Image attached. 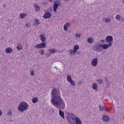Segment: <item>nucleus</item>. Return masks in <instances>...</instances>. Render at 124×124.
<instances>
[{
    "label": "nucleus",
    "mask_w": 124,
    "mask_h": 124,
    "mask_svg": "<svg viewBox=\"0 0 124 124\" xmlns=\"http://www.w3.org/2000/svg\"><path fill=\"white\" fill-rule=\"evenodd\" d=\"M51 103L58 109H64L65 104L61 96H54L52 97Z\"/></svg>",
    "instance_id": "f257e3e1"
},
{
    "label": "nucleus",
    "mask_w": 124,
    "mask_h": 124,
    "mask_svg": "<svg viewBox=\"0 0 124 124\" xmlns=\"http://www.w3.org/2000/svg\"><path fill=\"white\" fill-rule=\"evenodd\" d=\"M28 108H29V105H28V103L26 102L20 103L19 105L18 106V110H19L20 112H24V111H26Z\"/></svg>",
    "instance_id": "f03ea898"
},
{
    "label": "nucleus",
    "mask_w": 124,
    "mask_h": 124,
    "mask_svg": "<svg viewBox=\"0 0 124 124\" xmlns=\"http://www.w3.org/2000/svg\"><path fill=\"white\" fill-rule=\"evenodd\" d=\"M53 96H61L60 90L56 88H54L51 92V97Z\"/></svg>",
    "instance_id": "7ed1b4c3"
},
{
    "label": "nucleus",
    "mask_w": 124,
    "mask_h": 124,
    "mask_svg": "<svg viewBox=\"0 0 124 124\" xmlns=\"http://www.w3.org/2000/svg\"><path fill=\"white\" fill-rule=\"evenodd\" d=\"M76 118H77L74 114L71 113V117L68 116L67 120L69 124H74V120H76Z\"/></svg>",
    "instance_id": "20e7f679"
},
{
    "label": "nucleus",
    "mask_w": 124,
    "mask_h": 124,
    "mask_svg": "<svg viewBox=\"0 0 124 124\" xmlns=\"http://www.w3.org/2000/svg\"><path fill=\"white\" fill-rule=\"evenodd\" d=\"M46 43H44V42H43V43L39 44L35 46V48H37V49H44L46 47Z\"/></svg>",
    "instance_id": "39448f33"
},
{
    "label": "nucleus",
    "mask_w": 124,
    "mask_h": 124,
    "mask_svg": "<svg viewBox=\"0 0 124 124\" xmlns=\"http://www.w3.org/2000/svg\"><path fill=\"white\" fill-rule=\"evenodd\" d=\"M48 53L46 52V57H50V56H51V55L53 54H55V53H57V49H54L53 48H51L48 50Z\"/></svg>",
    "instance_id": "423d86ee"
},
{
    "label": "nucleus",
    "mask_w": 124,
    "mask_h": 124,
    "mask_svg": "<svg viewBox=\"0 0 124 124\" xmlns=\"http://www.w3.org/2000/svg\"><path fill=\"white\" fill-rule=\"evenodd\" d=\"M95 50L96 52H101L102 51V45H97L95 46Z\"/></svg>",
    "instance_id": "0eeeda50"
},
{
    "label": "nucleus",
    "mask_w": 124,
    "mask_h": 124,
    "mask_svg": "<svg viewBox=\"0 0 124 124\" xmlns=\"http://www.w3.org/2000/svg\"><path fill=\"white\" fill-rule=\"evenodd\" d=\"M98 63V59L95 58L92 60L91 62V64L92 66H94V67H95L96 65H97V63Z\"/></svg>",
    "instance_id": "6e6552de"
},
{
    "label": "nucleus",
    "mask_w": 124,
    "mask_h": 124,
    "mask_svg": "<svg viewBox=\"0 0 124 124\" xmlns=\"http://www.w3.org/2000/svg\"><path fill=\"white\" fill-rule=\"evenodd\" d=\"M50 17H52V14L50 12L45 13L43 16L44 19H49Z\"/></svg>",
    "instance_id": "1a4fd4ad"
},
{
    "label": "nucleus",
    "mask_w": 124,
    "mask_h": 124,
    "mask_svg": "<svg viewBox=\"0 0 124 124\" xmlns=\"http://www.w3.org/2000/svg\"><path fill=\"white\" fill-rule=\"evenodd\" d=\"M39 37L42 42H45V41H46V36L44 33H41Z\"/></svg>",
    "instance_id": "9d476101"
},
{
    "label": "nucleus",
    "mask_w": 124,
    "mask_h": 124,
    "mask_svg": "<svg viewBox=\"0 0 124 124\" xmlns=\"http://www.w3.org/2000/svg\"><path fill=\"white\" fill-rule=\"evenodd\" d=\"M110 46H112V43H109L108 44H103L102 45V48L104 49H108Z\"/></svg>",
    "instance_id": "9b49d317"
},
{
    "label": "nucleus",
    "mask_w": 124,
    "mask_h": 124,
    "mask_svg": "<svg viewBox=\"0 0 124 124\" xmlns=\"http://www.w3.org/2000/svg\"><path fill=\"white\" fill-rule=\"evenodd\" d=\"M106 41L107 42H108L109 43H111V42H112V41H113V37L110 35H108V36H107V37L106 38Z\"/></svg>",
    "instance_id": "f8f14e48"
},
{
    "label": "nucleus",
    "mask_w": 124,
    "mask_h": 124,
    "mask_svg": "<svg viewBox=\"0 0 124 124\" xmlns=\"http://www.w3.org/2000/svg\"><path fill=\"white\" fill-rule=\"evenodd\" d=\"M105 81L106 82V88H109L111 84H110V82H109V78L105 77Z\"/></svg>",
    "instance_id": "ddd939ff"
},
{
    "label": "nucleus",
    "mask_w": 124,
    "mask_h": 124,
    "mask_svg": "<svg viewBox=\"0 0 124 124\" xmlns=\"http://www.w3.org/2000/svg\"><path fill=\"white\" fill-rule=\"evenodd\" d=\"M59 7V4L58 3H54L53 4V11L54 12H57V10Z\"/></svg>",
    "instance_id": "4468645a"
},
{
    "label": "nucleus",
    "mask_w": 124,
    "mask_h": 124,
    "mask_svg": "<svg viewBox=\"0 0 124 124\" xmlns=\"http://www.w3.org/2000/svg\"><path fill=\"white\" fill-rule=\"evenodd\" d=\"M5 52L7 54H10L11 53H12V52H13V49H12V48L11 47H7L5 49Z\"/></svg>",
    "instance_id": "2eb2a0df"
},
{
    "label": "nucleus",
    "mask_w": 124,
    "mask_h": 124,
    "mask_svg": "<svg viewBox=\"0 0 124 124\" xmlns=\"http://www.w3.org/2000/svg\"><path fill=\"white\" fill-rule=\"evenodd\" d=\"M34 8L35 9L36 12H39L40 10V7H39L37 4H34Z\"/></svg>",
    "instance_id": "dca6fc26"
},
{
    "label": "nucleus",
    "mask_w": 124,
    "mask_h": 124,
    "mask_svg": "<svg viewBox=\"0 0 124 124\" xmlns=\"http://www.w3.org/2000/svg\"><path fill=\"white\" fill-rule=\"evenodd\" d=\"M68 27H70V23H66L65 24H64L63 26L64 31H67V28H68Z\"/></svg>",
    "instance_id": "f3484780"
},
{
    "label": "nucleus",
    "mask_w": 124,
    "mask_h": 124,
    "mask_svg": "<svg viewBox=\"0 0 124 124\" xmlns=\"http://www.w3.org/2000/svg\"><path fill=\"white\" fill-rule=\"evenodd\" d=\"M78 49H79V46H78V45L75 46L73 50V54H75V53L77 52Z\"/></svg>",
    "instance_id": "a211bd4d"
},
{
    "label": "nucleus",
    "mask_w": 124,
    "mask_h": 124,
    "mask_svg": "<svg viewBox=\"0 0 124 124\" xmlns=\"http://www.w3.org/2000/svg\"><path fill=\"white\" fill-rule=\"evenodd\" d=\"M102 120L104 122H109V117H108L107 115H104L102 117Z\"/></svg>",
    "instance_id": "6ab92c4d"
},
{
    "label": "nucleus",
    "mask_w": 124,
    "mask_h": 124,
    "mask_svg": "<svg viewBox=\"0 0 124 124\" xmlns=\"http://www.w3.org/2000/svg\"><path fill=\"white\" fill-rule=\"evenodd\" d=\"M75 122H76V124H82V122L81 121V119H80L78 117H76Z\"/></svg>",
    "instance_id": "aec40b11"
},
{
    "label": "nucleus",
    "mask_w": 124,
    "mask_h": 124,
    "mask_svg": "<svg viewBox=\"0 0 124 124\" xmlns=\"http://www.w3.org/2000/svg\"><path fill=\"white\" fill-rule=\"evenodd\" d=\"M92 89L94 90V91H98L97 89V84L94 83L92 84Z\"/></svg>",
    "instance_id": "412c9836"
},
{
    "label": "nucleus",
    "mask_w": 124,
    "mask_h": 124,
    "mask_svg": "<svg viewBox=\"0 0 124 124\" xmlns=\"http://www.w3.org/2000/svg\"><path fill=\"white\" fill-rule=\"evenodd\" d=\"M59 115L62 119H64V112L61 109H59Z\"/></svg>",
    "instance_id": "4be33fe9"
},
{
    "label": "nucleus",
    "mask_w": 124,
    "mask_h": 124,
    "mask_svg": "<svg viewBox=\"0 0 124 124\" xmlns=\"http://www.w3.org/2000/svg\"><path fill=\"white\" fill-rule=\"evenodd\" d=\"M32 102L33 103H37V102H38V98L33 97L32 99Z\"/></svg>",
    "instance_id": "5701e85b"
},
{
    "label": "nucleus",
    "mask_w": 124,
    "mask_h": 124,
    "mask_svg": "<svg viewBox=\"0 0 124 124\" xmlns=\"http://www.w3.org/2000/svg\"><path fill=\"white\" fill-rule=\"evenodd\" d=\"M87 41L88 42V43H93V42L94 41V40H93V39L91 38H89L87 39Z\"/></svg>",
    "instance_id": "b1692460"
},
{
    "label": "nucleus",
    "mask_w": 124,
    "mask_h": 124,
    "mask_svg": "<svg viewBox=\"0 0 124 124\" xmlns=\"http://www.w3.org/2000/svg\"><path fill=\"white\" fill-rule=\"evenodd\" d=\"M96 81L99 85H102L103 84V80L100 78L97 79Z\"/></svg>",
    "instance_id": "393cba45"
},
{
    "label": "nucleus",
    "mask_w": 124,
    "mask_h": 124,
    "mask_svg": "<svg viewBox=\"0 0 124 124\" xmlns=\"http://www.w3.org/2000/svg\"><path fill=\"white\" fill-rule=\"evenodd\" d=\"M67 80L68 82H69V83H70V82H71L73 80H72V78H71V76H69V75H68L67 76Z\"/></svg>",
    "instance_id": "a878e982"
},
{
    "label": "nucleus",
    "mask_w": 124,
    "mask_h": 124,
    "mask_svg": "<svg viewBox=\"0 0 124 124\" xmlns=\"http://www.w3.org/2000/svg\"><path fill=\"white\" fill-rule=\"evenodd\" d=\"M39 54H40L42 56H43V55H44V54H45V51L44 50V49H40L39 50Z\"/></svg>",
    "instance_id": "bb28decb"
},
{
    "label": "nucleus",
    "mask_w": 124,
    "mask_h": 124,
    "mask_svg": "<svg viewBox=\"0 0 124 124\" xmlns=\"http://www.w3.org/2000/svg\"><path fill=\"white\" fill-rule=\"evenodd\" d=\"M34 23H35V24H34V26H37L38 25H40V23L39 22L38 19H35Z\"/></svg>",
    "instance_id": "cd10ccee"
},
{
    "label": "nucleus",
    "mask_w": 124,
    "mask_h": 124,
    "mask_svg": "<svg viewBox=\"0 0 124 124\" xmlns=\"http://www.w3.org/2000/svg\"><path fill=\"white\" fill-rule=\"evenodd\" d=\"M20 19H24L26 17V14H20L19 15Z\"/></svg>",
    "instance_id": "c85d7f7f"
},
{
    "label": "nucleus",
    "mask_w": 124,
    "mask_h": 124,
    "mask_svg": "<svg viewBox=\"0 0 124 124\" xmlns=\"http://www.w3.org/2000/svg\"><path fill=\"white\" fill-rule=\"evenodd\" d=\"M16 49H17V50H18V51H21V50H22V49H23V46H21V45L18 46L16 47Z\"/></svg>",
    "instance_id": "c756f323"
},
{
    "label": "nucleus",
    "mask_w": 124,
    "mask_h": 124,
    "mask_svg": "<svg viewBox=\"0 0 124 124\" xmlns=\"http://www.w3.org/2000/svg\"><path fill=\"white\" fill-rule=\"evenodd\" d=\"M71 85L73 86V87H75V81L72 80L71 82H70Z\"/></svg>",
    "instance_id": "7c9ffc66"
},
{
    "label": "nucleus",
    "mask_w": 124,
    "mask_h": 124,
    "mask_svg": "<svg viewBox=\"0 0 124 124\" xmlns=\"http://www.w3.org/2000/svg\"><path fill=\"white\" fill-rule=\"evenodd\" d=\"M120 18L121 16H120V15H117L115 16V19H116V20H120Z\"/></svg>",
    "instance_id": "2f4dec72"
},
{
    "label": "nucleus",
    "mask_w": 124,
    "mask_h": 124,
    "mask_svg": "<svg viewBox=\"0 0 124 124\" xmlns=\"http://www.w3.org/2000/svg\"><path fill=\"white\" fill-rule=\"evenodd\" d=\"M105 19L106 23H109L110 22V19L109 18H105Z\"/></svg>",
    "instance_id": "473e14b6"
},
{
    "label": "nucleus",
    "mask_w": 124,
    "mask_h": 124,
    "mask_svg": "<svg viewBox=\"0 0 124 124\" xmlns=\"http://www.w3.org/2000/svg\"><path fill=\"white\" fill-rule=\"evenodd\" d=\"M99 110L100 111H102V110H103V107H102V106H101L100 105L99 106Z\"/></svg>",
    "instance_id": "72a5a7b5"
},
{
    "label": "nucleus",
    "mask_w": 124,
    "mask_h": 124,
    "mask_svg": "<svg viewBox=\"0 0 124 124\" xmlns=\"http://www.w3.org/2000/svg\"><path fill=\"white\" fill-rule=\"evenodd\" d=\"M30 75L31 76H33V75H34V71H32V72L30 73Z\"/></svg>",
    "instance_id": "f704fd0d"
},
{
    "label": "nucleus",
    "mask_w": 124,
    "mask_h": 124,
    "mask_svg": "<svg viewBox=\"0 0 124 124\" xmlns=\"http://www.w3.org/2000/svg\"><path fill=\"white\" fill-rule=\"evenodd\" d=\"M76 36H77V37L80 38V37H81V34H80V33L76 34Z\"/></svg>",
    "instance_id": "c9c22d12"
},
{
    "label": "nucleus",
    "mask_w": 124,
    "mask_h": 124,
    "mask_svg": "<svg viewBox=\"0 0 124 124\" xmlns=\"http://www.w3.org/2000/svg\"><path fill=\"white\" fill-rule=\"evenodd\" d=\"M83 84V81H80L78 83V85H80V86H81V85H82Z\"/></svg>",
    "instance_id": "e433bc0d"
},
{
    "label": "nucleus",
    "mask_w": 124,
    "mask_h": 124,
    "mask_svg": "<svg viewBox=\"0 0 124 124\" xmlns=\"http://www.w3.org/2000/svg\"><path fill=\"white\" fill-rule=\"evenodd\" d=\"M59 5H61L62 2H61L59 0L58 1H56Z\"/></svg>",
    "instance_id": "4c0bfd02"
},
{
    "label": "nucleus",
    "mask_w": 124,
    "mask_h": 124,
    "mask_svg": "<svg viewBox=\"0 0 124 124\" xmlns=\"http://www.w3.org/2000/svg\"><path fill=\"white\" fill-rule=\"evenodd\" d=\"M69 51L71 55H72V54L73 53V50H72V49H70Z\"/></svg>",
    "instance_id": "58836bf2"
},
{
    "label": "nucleus",
    "mask_w": 124,
    "mask_h": 124,
    "mask_svg": "<svg viewBox=\"0 0 124 124\" xmlns=\"http://www.w3.org/2000/svg\"><path fill=\"white\" fill-rule=\"evenodd\" d=\"M54 68H56L57 70H60V69H58V67H57V66H55Z\"/></svg>",
    "instance_id": "ea45409f"
},
{
    "label": "nucleus",
    "mask_w": 124,
    "mask_h": 124,
    "mask_svg": "<svg viewBox=\"0 0 124 124\" xmlns=\"http://www.w3.org/2000/svg\"><path fill=\"white\" fill-rule=\"evenodd\" d=\"M1 115H2V111H1L0 110V116H1Z\"/></svg>",
    "instance_id": "a19ab883"
},
{
    "label": "nucleus",
    "mask_w": 124,
    "mask_h": 124,
    "mask_svg": "<svg viewBox=\"0 0 124 124\" xmlns=\"http://www.w3.org/2000/svg\"><path fill=\"white\" fill-rule=\"evenodd\" d=\"M121 19H122V22H124V17L121 18Z\"/></svg>",
    "instance_id": "79ce46f5"
},
{
    "label": "nucleus",
    "mask_w": 124,
    "mask_h": 124,
    "mask_svg": "<svg viewBox=\"0 0 124 124\" xmlns=\"http://www.w3.org/2000/svg\"><path fill=\"white\" fill-rule=\"evenodd\" d=\"M49 1H50V2H52V1H53V0H49Z\"/></svg>",
    "instance_id": "37998d69"
},
{
    "label": "nucleus",
    "mask_w": 124,
    "mask_h": 124,
    "mask_svg": "<svg viewBox=\"0 0 124 124\" xmlns=\"http://www.w3.org/2000/svg\"><path fill=\"white\" fill-rule=\"evenodd\" d=\"M105 110H106V111H109V110L107 109L106 108H105Z\"/></svg>",
    "instance_id": "c03bdc74"
},
{
    "label": "nucleus",
    "mask_w": 124,
    "mask_h": 124,
    "mask_svg": "<svg viewBox=\"0 0 124 124\" xmlns=\"http://www.w3.org/2000/svg\"><path fill=\"white\" fill-rule=\"evenodd\" d=\"M64 0V1H68V0Z\"/></svg>",
    "instance_id": "a18cd8bd"
},
{
    "label": "nucleus",
    "mask_w": 124,
    "mask_h": 124,
    "mask_svg": "<svg viewBox=\"0 0 124 124\" xmlns=\"http://www.w3.org/2000/svg\"><path fill=\"white\" fill-rule=\"evenodd\" d=\"M101 42H104V40H101Z\"/></svg>",
    "instance_id": "49530a36"
},
{
    "label": "nucleus",
    "mask_w": 124,
    "mask_h": 124,
    "mask_svg": "<svg viewBox=\"0 0 124 124\" xmlns=\"http://www.w3.org/2000/svg\"><path fill=\"white\" fill-rule=\"evenodd\" d=\"M26 27H29L30 26H29V25L28 24H26Z\"/></svg>",
    "instance_id": "de8ad7c7"
},
{
    "label": "nucleus",
    "mask_w": 124,
    "mask_h": 124,
    "mask_svg": "<svg viewBox=\"0 0 124 124\" xmlns=\"http://www.w3.org/2000/svg\"><path fill=\"white\" fill-rule=\"evenodd\" d=\"M123 2H124V0H123Z\"/></svg>",
    "instance_id": "09e8293b"
}]
</instances>
